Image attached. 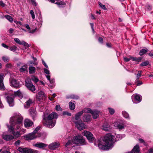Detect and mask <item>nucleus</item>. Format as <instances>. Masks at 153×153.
<instances>
[{
    "mask_svg": "<svg viewBox=\"0 0 153 153\" xmlns=\"http://www.w3.org/2000/svg\"><path fill=\"white\" fill-rule=\"evenodd\" d=\"M114 137V136L110 134H107L103 139L105 145L99 143L98 145L99 148L100 149L104 150L109 149L112 148L113 146Z\"/></svg>",
    "mask_w": 153,
    "mask_h": 153,
    "instance_id": "nucleus-1",
    "label": "nucleus"
},
{
    "mask_svg": "<svg viewBox=\"0 0 153 153\" xmlns=\"http://www.w3.org/2000/svg\"><path fill=\"white\" fill-rule=\"evenodd\" d=\"M22 117L19 114H16L10 118L9 126H13L14 130L18 129L22 126Z\"/></svg>",
    "mask_w": 153,
    "mask_h": 153,
    "instance_id": "nucleus-2",
    "label": "nucleus"
},
{
    "mask_svg": "<svg viewBox=\"0 0 153 153\" xmlns=\"http://www.w3.org/2000/svg\"><path fill=\"white\" fill-rule=\"evenodd\" d=\"M57 117V114L56 113L53 112L47 117L44 118L43 124L46 127L52 128L55 126L56 119Z\"/></svg>",
    "mask_w": 153,
    "mask_h": 153,
    "instance_id": "nucleus-3",
    "label": "nucleus"
},
{
    "mask_svg": "<svg viewBox=\"0 0 153 153\" xmlns=\"http://www.w3.org/2000/svg\"><path fill=\"white\" fill-rule=\"evenodd\" d=\"M18 96L20 97H22L23 96V93L19 90L17 91H15L13 94H10L7 97V102L10 106H13L14 105V98L15 96Z\"/></svg>",
    "mask_w": 153,
    "mask_h": 153,
    "instance_id": "nucleus-4",
    "label": "nucleus"
},
{
    "mask_svg": "<svg viewBox=\"0 0 153 153\" xmlns=\"http://www.w3.org/2000/svg\"><path fill=\"white\" fill-rule=\"evenodd\" d=\"M73 143L78 144H80L83 145L86 144L85 141L83 138V137L81 135H78L73 138L72 140Z\"/></svg>",
    "mask_w": 153,
    "mask_h": 153,
    "instance_id": "nucleus-5",
    "label": "nucleus"
},
{
    "mask_svg": "<svg viewBox=\"0 0 153 153\" xmlns=\"http://www.w3.org/2000/svg\"><path fill=\"white\" fill-rule=\"evenodd\" d=\"M41 136L40 134L36 133L35 131H33L32 133L25 136L24 138L26 140H32L37 137H40Z\"/></svg>",
    "mask_w": 153,
    "mask_h": 153,
    "instance_id": "nucleus-6",
    "label": "nucleus"
},
{
    "mask_svg": "<svg viewBox=\"0 0 153 153\" xmlns=\"http://www.w3.org/2000/svg\"><path fill=\"white\" fill-rule=\"evenodd\" d=\"M17 150L21 153H38V152L37 150L22 147H19Z\"/></svg>",
    "mask_w": 153,
    "mask_h": 153,
    "instance_id": "nucleus-7",
    "label": "nucleus"
},
{
    "mask_svg": "<svg viewBox=\"0 0 153 153\" xmlns=\"http://www.w3.org/2000/svg\"><path fill=\"white\" fill-rule=\"evenodd\" d=\"M82 134L85 136L90 142L94 140V137L92 134L89 131H85L82 133Z\"/></svg>",
    "mask_w": 153,
    "mask_h": 153,
    "instance_id": "nucleus-8",
    "label": "nucleus"
},
{
    "mask_svg": "<svg viewBox=\"0 0 153 153\" xmlns=\"http://www.w3.org/2000/svg\"><path fill=\"white\" fill-rule=\"evenodd\" d=\"M25 85L27 88L32 92H33L36 90L35 86L31 82L30 80L27 79L25 80Z\"/></svg>",
    "mask_w": 153,
    "mask_h": 153,
    "instance_id": "nucleus-9",
    "label": "nucleus"
},
{
    "mask_svg": "<svg viewBox=\"0 0 153 153\" xmlns=\"http://www.w3.org/2000/svg\"><path fill=\"white\" fill-rule=\"evenodd\" d=\"M6 125L8 128L9 131L15 137H18L22 134L18 131L15 132L13 126H9L8 124H7Z\"/></svg>",
    "mask_w": 153,
    "mask_h": 153,
    "instance_id": "nucleus-10",
    "label": "nucleus"
},
{
    "mask_svg": "<svg viewBox=\"0 0 153 153\" xmlns=\"http://www.w3.org/2000/svg\"><path fill=\"white\" fill-rule=\"evenodd\" d=\"M36 98L37 101H42L46 98L45 96L44 92L40 91L36 95Z\"/></svg>",
    "mask_w": 153,
    "mask_h": 153,
    "instance_id": "nucleus-11",
    "label": "nucleus"
},
{
    "mask_svg": "<svg viewBox=\"0 0 153 153\" xmlns=\"http://www.w3.org/2000/svg\"><path fill=\"white\" fill-rule=\"evenodd\" d=\"M75 123L77 128L79 130H82L85 128V125L81 120L75 121Z\"/></svg>",
    "mask_w": 153,
    "mask_h": 153,
    "instance_id": "nucleus-12",
    "label": "nucleus"
},
{
    "mask_svg": "<svg viewBox=\"0 0 153 153\" xmlns=\"http://www.w3.org/2000/svg\"><path fill=\"white\" fill-rule=\"evenodd\" d=\"M10 83L11 86L15 88H19L20 87L19 82L14 79H10Z\"/></svg>",
    "mask_w": 153,
    "mask_h": 153,
    "instance_id": "nucleus-13",
    "label": "nucleus"
},
{
    "mask_svg": "<svg viewBox=\"0 0 153 153\" xmlns=\"http://www.w3.org/2000/svg\"><path fill=\"white\" fill-rule=\"evenodd\" d=\"M3 138L7 141L11 140L14 139V136L11 134H6L4 133L2 135Z\"/></svg>",
    "mask_w": 153,
    "mask_h": 153,
    "instance_id": "nucleus-14",
    "label": "nucleus"
},
{
    "mask_svg": "<svg viewBox=\"0 0 153 153\" xmlns=\"http://www.w3.org/2000/svg\"><path fill=\"white\" fill-rule=\"evenodd\" d=\"M114 127H116V128L119 129V130H120L122 129H123L125 128L124 125L122 123L116 122H114Z\"/></svg>",
    "mask_w": 153,
    "mask_h": 153,
    "instance_id": "nucleus-15",
    "label": "nucleus"
},
{
    "mask_svg": "<svg viewBox=\"0 0 153 153\" xmlns=\"http://www.w3.org/2000/svg\"><path fill=\"white\" fill-rule=\"evenodd\" d=\"M33 124V122L29 119H26L25 120L24 125L25 127L28 128Z\"/></svg>",
    "mask_w": 153,
    "mask_h": 153,
    "instance_id": "nucleus-16",
    "label": "nucleus"
},
{
    "mask_svg": "<svg viewBox=\"0 0 153 153\" xmlns=\"http://www.w3.org/2000/svg\"><path fill=\"white\" fill-rule=\"evenodd\" d=\"M59 144L58 143L53 142L49 146V148L51 149H55L56 148L58 147L59 146Z\"/></svg>",
    "mask_w": 153,
    "mask_h": 153,
    "instance_id": "nucleus-17",
    "label": "nucleus"
},
{
    "mask_svg": "<svg viewBox=\"0 0 153 153\" xmlns=\"http://www.w3.org/2000/svg\"><path fill=\"white\" fill-rule=\"evenodd\" d=\"M110 125L107 123H105L102 126V129L106 131H109L111 130Z\"/></svg>",
    "mask_w": 153,
    "mask_h": 153,
    "instance_id": "nucleus-18",
    "label": "nucleus"
},
{
    "mask_svg": "<svg viewBox=\"0 0 153 153\" xmlns=\"http://www.w3.org/2000/svg\"><path fill=\"white\" fill-rule=\"evenodd\" d=\"M34 146L38 147L39 148L42 149L44 147L46 146V145L42 143H38L36 144H33Z\"/></svg>",
    "mask_w": 153,
    "mask_h": 153,
    "instance_id": "nucleus-19",
    "label": "nucleus"
},
{
    "mask_svg": "<svg viewBox=\"0 0 153 153\" xmlns=\"http://www.w3.org/2000/svg\"><path fill=\"white\" fill-rule=\"evenodd\" d=\"M91 116L90 115H84L83 116V120L84 122H88L90 121Z\"/></svg>",
    "mask_w": 153,
    "mask_h": 153,
    "instance_id": "nucleus-20",
    "label": "nucleus"
},
{
    "mask_svg": "<svg viewBox=\"0 0 153 153\" xmlns=\"http://www.w3.org/2000/svg\"><path fill=\"white\" fill-rule=\"evenodd\" d=\"M140 148L139 145L137 144L134 146L132 150V153H139L140 152Z\"/></svg>",
    "mask_w": 153,
    "mask_h": 153,
    "instance_id": "nucleus-21",
    "label": "nucleus"
},
{
    "mask_svg": "<svg viewBox=\"0 0 153 153\" xmlns=\"http://www.w3.org/2000/svg\"><path fill=\"white\" fill-rule=\"evenodd\" d=\"M99 111L97 110L93 111L91 114L92 115L93 118L96 119L97 118L99 117Z\"/></svg>",
    "mask_w": 153,
    "mask_h": 153,
    "instance_id": "nucleus-22",
    "label": "nucleus"
},
{
    "mask_svg": "<svg viewBox=\"0 0 153 153\" xmlns=\"http://www.w3.org/2000/svg\"><path fill=\"white\" fill-rule=\"evenodd\" d=\"M83 114V112L82 111H79L77 113L75 116V120L77 121L79 119L80 117Z\"/></svg>",
    "mask_w": 153,
    "mask_h": 153,
    "instance_id": "nucleus-23",
    "label": "nucleus"
},
{
    "mask_svg": "<svg viewBox=\"0 0 153 153\" xmlns=\"http://www.w3.org/2000/svg\"><path fill=\"white\" fill-rule=\"evenodd\" d=\"M33 101L31 99H29L26 102V105L27 107H28L30 105H32L33 103Z\"/></svg>",
    "mask_w": 153,
    "mask_h": 153,
    "instance_id": "nucleus-24",
    "label": "nucleus"
},
{
    "mask_svg": "<svg viewBox=\"0 0 153 153\" xmlns=\"http://www.w3.org/2000/svg\"><path fill=\"white\" fill-rule=\"evenodd\" d=\"M83 113L84 112L86 113H91L93 111L89 108H85L82 111Z\"/></svg>",
    "mask_w": 153,
    "mask_h": 153,
    "instance_id": "nucleus-25",
    "label": "nucleus"
},
{
    "mask_svg": "<svg viewBox=\"0 0 153 153\" xmlns=\"http://www.w3.org/2000/svg\"><path fill=\"white\" fill-rule=\"evenodd\" d=\"M36 70L35 67L32 66H30L29 68V73L30 74H32L35 73Z\"/></svg>",
    "mask_w": 153,
    "mask_h": 153,
    "instance_id": "nucleus-26",
    "label": "nucleus"
},
{
    "mask_svg": "<svg viewBox=\"0 0 153 153\" xmlns=\"http://www.w3.org/2000/svg\"><path fill=\"white\" fill-rule=\"evenodd\" d=\"M69 107L71 110H74L75 108V105L74 103L70 102H69Z\"/></svg>",
    "mask_w": 153,
    "mask_h": 153,
    "instance_id": "nucleus-27",
    "label": "nucleus"
},
{
    "mask_svg": "<svg viewBox=\"0 0 153 153\" xmlns=\"http://www.w3.org/2000/svg\"><path fill=\"white\" fill-rule=\"evenodd\" d=\"M9 49L12 51L15 52L17 50V48L16 46L13 45L9 47Z\"/></svg>",
    "mask_w": 153,
    "mask_h": 153,
    "instance_id": "nucleus-28",
    "label": "nucleus"
},
{
    "mask_svg": "<svg viewBox=\"0 0 153 153\" xmlns=\"http://www.w3.org/2000/svg\"><path fill=\"white\" fill-rule=\"evenodd\" d=\"M148 51V50L146 49H142L139 52L140 55V56H142L144 54L146 53Z\"/></svg>",
    "mask_w": 153,
    "mask_h": 153,
    "instance_id": "nucleus-29",
    "label": "nucleus"
},
{
    "mask_svg": "<svg viewBox=\"0 0 153 153\" xmlns=\"http://www.w3.org/2000/svg\"><path fill=\"white\" fill-rule=\"evenodd\" d=\"M27 67L26 65H24L20 68L19 71L21 72H24L27 70Z\"/></svg>",
    "mask_w": 153,
    "mask_h": 153,
    "instance_id": "nucleus-30",
    "label": "nucleus"
},
{
    "mask_svg": "<svg viewBox=\"0 0 153 153\" xmlns=\"http://www.w3.org/2000/svg\"><path fill=\"white\" fill-rule=\"evenodd\" d=\"M134 98L135 100L137 101L138 102H140L141 101V97L139 95H135L134 96Z\"/></svg>",
    "mask_w": 153,
    "mask_h": 153,
    "instance_id": "nucleus-31",
    "label": "nucleus"
},
{
    "mask_svg": "<svg viewBox=\"0 0 153 153\" xmlns=\"http://www.w3.org/2000/svg\"><path fill=\"white\" fill-rule=\"evenodd\" d=\"M5 17L10 22H13V19L10 16L7 15L5 16Z\"/></svg>",
    "mask_w": 153,
    "mask_h": 153,
    "instance_id": "nucleus-32",
    "label": "nucleus"
},
{
    "mask_svg": "<svg viewBox=\"0 0 153 153\" xmlns=\"http://www.w3.org/2000/svg\"><path fill=\"white\" fill-rule=\"evenodd\" d=\"M55 4L59 5V7H61V5H65V3L62 1L57 2Z\"/></svg>",
    "mask_w": 153,
    "mask_h": 153,
    "instance_id": "nucleus-33",
    "label": "nucleus"
},
{
    "mask_svg": "<svg viewBox=\"0 0 153 153\" xmlns=\"http://www.w3.org/2000/svg\"><path fill=\"white\" fill-rule=\"evenodd\" d=\"M123 116L126 118H129V114L127 112L124 111L123 112Z\"/></svg>",
    "mask_w": 153,
    "mask_h": 153,
    "instance_id": "nucleus-34",
    "label": "nucleus"
},
{
    "mask_svg": "<svg viewBox=\"0 0 153 153\" xmlns=\"http://www.w3.org/2000/svg\"><path fill=\"white\" fill-rule=\"evenodd\" d=\"M108 109L111 114H113L114 113L115 111L113 108H108Z\"/></svg>",
    "mask_w": 153,
    "mask_h": 153,
    "instance_id": "nucleus-35",
    "label": "nucleus"
},
{
    "mask_svg": "<svg viewBox=\"0 0 153 153\" xmlns=\"http://www.w3.org/2000/svg\"><path fill=\"white\" fill-rule=\"evenodd\" d=\"M14 40L17 43L21 45L22 44V41H20V40L17 38H15L14 39Z\"/></svg>",
    "mask_w": 153,
    "mask_h": 153,
    "instance_id": "nucleus-36",
    "label": "nucleus"
},
{
    "mask_svg": "<svg viewBox=\"0 0 153 153\" xmlns=\"http://www.w3.org/2000/svg\"><path fill=\"white\" fill-rule=\"evenodd\" d=\"M56 110L57 111H62V109L59 105H57L55 106Z\"/></svg>",
    "mask_w": 153,
    "mask_h": 153,
    "instance_id": "nucleus-37",
    "label": "nucleus"
},
{
    "mask_svg": "<svg viewBox=\"0 0 153 153\" xmlns=\"http://www.w3.org/2000/svg\"><path fill=\"white\" fill-rule=\"evenodd\" d=\"M4 89V85L3 81H0V90Z\"/></svg>",
    "mask_w": 153,
    "mask_h": 153,
    "instance_id": "nucleus-38",
    "label": "nucleus"
},
{
    "mask_svg": "<svg viewBox=\"0 0 153 153\" xmlns=\"http://www.w3.org/2000/svg\"><path fill=\"white\" fill-rule=\"evenodd\" d=\"M3 60L4 62H7L9 61V58L6 56H3L2 57Z\"/></svg>",
    "mask_w": 153,
    "mask_h": 153,
    "instance_id": "nucleus-39",
    "label": "nucleus"
},
{
    "mask_svg": "<svg viewBox=\"0 0 153 153\" xmlns=\"http://www.w3.org/2000/svg\"><path fill=\"white\" fill-rule=\"evenodd\" d=\"M99 4L100 6L103 9H104L105 10H107V8L105 7V5H103L102 4V3L100 2H99Z\"/></svg>",
    "mask_w": 153,
    "mask_h": 153,
    "instance_id": "nucleus-40",
    "label": "nucleus"
},
{
    "mask_svg": "<svg viewBox=\"0 0 153 153\" xmlns=\"http://www.w3.org/2000/svg\"><path fill=\"white\" fill-rule=\"evenodd\" d=\"M32 80L34 81L35 82H36L38 81V79L34 76H32L31 78Z\"/></svg>",
    "mask_w": 153,
    "mask_h": 153,
    "instance_id": "nucleus-41",
    "label": "nucleus"
},
{
    "mask_svg": "<svg viewBox=\"0 0 153 153\" xmlns=\"http://www.w3.org/2000/svg\"><path fill=\"white\" fill-rule=\"evenodd\" d=\"M149 64V62L148 61H146L145 62H142L141 64L140 65L141 66H145L148 65Z\"/></svg>",
    "mask_w": 153,
    "mask_h": 153,
    "instance_id": "nucleus-42",
    "label": "nucleus"
},
{
    "mask_svg": "<svg viewBox=\"0 0 153 153\" xmlns=\"http://www.w3.org/2000/svg\"><path fill=\"white\" fill-rule=\"evenodd\" d=\"M30 113L33 117H34L36 115V112L34 110H31Z\"/></svg>",
    "mask_w": 153,
    "mask_h": 153,
    "instance_id": "nucleus-43",
    "label": "nucleus"
},
{
    "mask_svg": "<svg viewBox=\"0 0 153 153\" xmlns=\"http://www.w3.org/2000/svg\"><path fill=\"white\" fill-rule=\"evenodd\" d=\"M4 74L2 73H0V81H3Z\"/></svg>",
    "mask_w": 153,
    "mask_h": 153,
    "instance_id": "nucleus-44",
    "label": "nucleus"
},
{
    "mask_svg": "<svg viewBox=\"0 0 153 153\" xmlns=\"http://www.w3.org/2000/svg\"><path fill=\"white\" fill-rule=\"evenodd\" d=\"M30 13L31 15L32 19H34L35 18V15L33 11L32 10H30Z\"/></svg>",
    "mask_w": 153,
    "mask_h": 153,
    "instance_id": "nucleus-45",
    "label": "nucleus"
},
{
    "mask_svg": "<svg viewBox=\"0 0 153 153\" xmlns=\"http://www.w3.org/2000/svg\"><path fill=\"white\" fill-rule=\"evenodd\" d=\"M20 143L21 141L19 140H18L15 142L14 143L15 145L16 146H19L20 145Z\"/></svg>",
    "mask_w": 153,
    "mask_h": 153,
    "instance_id": "nucleus-46",
    "label": "nucleus"
},
{
    "mask_svg": "<svg viewBox=\"0 0 153 153\" xmlns=\"http://www.w3.org/2000/svg\"><path fill=\"white\" fill-rule=\"evenodd\" d=\"M141 72L142 71H138L137 76V79H138L140 77Z\"/></svg>",
    "mask_w": 153,
    "mask_h": 153,
    "instance_id": "nucleus-47",
    "label": "nucleus"
},
{
    "mask_svg": "<svg viewBox=\"0 0 153 153\" xmlns=\"http://www.w3.org/2000/svg\"><path fill=\"white\" fill-rule=\"evenodd\" d=\"M64 115H67L68 116H71V113H69L67 111H65L63 113Z\"/></svg>",
    "mask_w": 153,
    "mask_h": 153,
    "instance_id": "nucleus-48",
    "label": "nucleus"
},
{
    "mask_svg": "<svg viewBox=\"0 0 153 153\" xmlns=\"http://www.w3.org/2000/svg\"><path fill=\"white\" fill-rule=\"evenodd\" d=\"M22 44L21 45H24L25 46H26V47H29V45L24 41H22Z\"/></svg>",
    "mask_w": 153,
    "mask_h": 153,
    "instance_id": "nucleus-49",
    "label": "nucleus"
},
{
    "mask_svg": "<svg viewBox=\"0 0 153 153\" xmlns=\"http://www.w3.org/2000/svg\"><path fill=\"white\" fill-rule=\"evenodd\" d=\"M32 4L35 6H36L37 5L35 1V0H30Z\"/></svg>",
    "mask_w": 153,
    "mask_h": 153,
    "instance_id": "nucleus-50",
    "label": "nucleus"
},
{
    "mask_svg": "<svg viewBox=\"0 0 153 153\" xmlns=\"http://www.w3.org/2000/svg\"><path fill=\"white\" fill-rule=\"evenodd\" d=\"M72 143H73L72 141L71 142L70 140H69L67 143L66 144L65 146H67L69 145L72 144Z\"/></svg>",
    "mask_w": 153,
    "mask_h": 153,
    "instance_id": "nucleus-51",
    "label": "nucleus"
},
{
    "mask_svg": "<svg viewBox=\"0 0 153 153\" xmlns=\"http://www.w3.org/2000/svg\"><path fill=\"white\" fill-rule=\"evenodd\" d=\"M139 141L140 143H143L144 144H145V142L143 139L140 138L139 139Z\"/></svg>",
    "mask_w": 153,
    "mask_h": 153,
    "instance_id": "nucleus-52",
    "label": "nucleus"
},
{
    "mask_svg": "<svg viewBox=\"0 0 153 153\" xmlns=\"http://www.w3.org/2000/svg\"><path fill=\"white\" fill-rule=\"evenodd\" d=\"M1 45L3 47L5 48H6L8 49L9 48V47L8 46H7V45H6L4 43L2 44Z\"/></svg>",
    "mask_w": 153,
    "mask_h": 153,
    "instance_id": "nucleus-53",
    "label": "nucleus"
},
{
    "mask_svg": "<svg viewBox=\"0 0 153 153\" xmlns=\"http://www.w3.org/2000/svg\"><path fill=\"white\" fill-rule=\"evenodd\" d=\"M36 29L37 28H36L34 29L30 30L29 32L30 33H33L36 30Z\"/></svg>",
    "mask_w": 153,
    "mask_h": 153,
    "instance_id": "nucleus-54",
    "label": "nucleus"
},
{
    "mask_svg": "<svg viewBox=\"0 0 153 153\" xmlns=\"http://www.w3.org/2000/svg\"><path fill=\"white\" fill-rule=\"evenodd\" d=\"M13 31L14 30L11 28H10L9 30V32L10 33H12Z\"/></svg>",
    "mask_w": 153,
    "mask_h": 153,
    "instance_id": "nucleus-55",
    "label": "nucleus"
},
{
    "mask_svg": "<svg viewBox=\"0 0 153 153\" xmlns=\"http://www.w3.org/2000/svg\"><path fill=\"white\" fill-rule=\"evenodd\" d=\"M0 5L3 7L5 6V4L2 1H0Z\"/></svg>",
    "mask_w": 153,
    "mask_h": 153,
    "instance_id": "nucleus-56",
    "label": "nucleus"
},
{
    "mask_svg": "<svg viewBox=\"0 0 153 153\" xmlns=\"http://www.w3.org/2000/svg\"><path fill=\"white\" fill-rule=\"evenodd\" d=\"M99 41L102 43H103V39L101 37H99L98 39Z\"/></svg>",
    "mask_w": 153,
    "mask_h": 153,
    "instance_id": "nucleus-57",
    "label": "nucleus"
},
{
    "mask_svg": "<svg viewBox=\"0 0 153 153\" xmlns=\"http://www.w3.org/2000/svg\"><path fill=\"white\" fill-rule=\"evenodd\" d=\"M44 72L45 73L47 74H49V71L46 69H44Z\"/></svg>",
    "mask_w": 153,
    "mask_h": 153,
    "instance_id": "nucleus-58",
    "label": "nucleus"
},
{
    "mask_svg": "<svg viewBox=\"0 0 153 153\" xmlns=\"http://www.w3.org/2000/svg\"><path fill=\"white\" fill-rule=\"evenodd\" d=\"M78 97L76 96H75L74 95H72L71 96V98L73 99H77L78 98Z\"/></svg>",
    "mask_w": 153,
    "mask_h": 153,
    "instance_id": "nucleus-59",
    "label": "nucleus"
},
{
    "mask_svg": "<svg viewBox=\"0 0 153 153\" xmlns=\"http://www.w3.org/2000/svg\"><path fill=\"white\" fill-rule=\"evenodd\" d=\"M42 63L43 64V65L45 66V67L46 68H48V65L46 64V63H45V62L44 61H42Z\"/></svg>",
    "mask_w": 153,
    "mask_h": 153,
    "instance_id": "nucleus-60",
    "label": "nucleus"
},
{
    "mask_svg": "<svg viewBox=\"0 0 153 153\" xmlns=\"http://www.w3.org/2000/svg\"><path fill=\"white\" fill-rule=\"evenodd\" d=\"M124 60L126 62H128L130 60V59L126 57H124Z\"/></svg>",
    "mask_w": 153,
    "mask_h": 153,
    "instance_id": "nucleus-61",
    "label": "nucleus"
},
{
    "mask_svg": "<svg viewBox=\"0 0 153 153\" xmlns=\"http://www.w3.org/2000/svg\"><path fill=\"white\" fill-rule=\"evenodd\" d=\"M39 129V127H36L35 130L33 131H35L36 133H37V132L38 131V130Z\"/></svg>",
    "mask_w": 153,
    "mask_h": 153,
    "instance_id": "nucleus-62",
    "label": "nucleus"
},
{
    "mask_svg": "<svg viewBox=\"0 0 153 153\" xmlns=\"http://www.w3.org/2000/svg\"><path fill=\"white\" fill-rule=\"evenodd\" d=\"M149 153H153V148L149 149Z\"/></svg>",
    "mask_w": 153,
    "mask_h": 153,
    "instance_id": "nucleus-63",
    "label": "nucleus"
},
{
    "mask_svg": "<svg viewBox=\"0 0 153 153\" xmlns=\"http://www.w3.org/2000/svg\"><path fill=\"white\" fill-rule=\"evenodd\" d=\"M149 55L151 56L152 57H153V51L150 53H149Z\"/></svg>",
    "mask_w": 153,
    "mask_h": 153,
    "instance_id": "nucleus-64",
    "label": "nucleus"
}]
</instances>
